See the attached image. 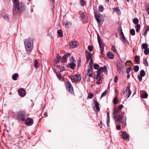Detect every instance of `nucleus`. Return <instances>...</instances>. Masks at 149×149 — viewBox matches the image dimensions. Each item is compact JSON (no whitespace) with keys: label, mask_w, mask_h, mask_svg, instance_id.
<instances>
[{"label":"nucleus","mask_w":149,"mask_h":149,"mask_svg":"<svg viewBox=\"0 0 149 149\" xmlns=\"http://www.w3.org/2000/svg\"><path fill=\"white\" fill-rule=\"evenodd\" d=\"M123 107L122 105H120L118 106L119 110H117L114 109L113 111V117L115 120L116 124L121 123L123 127H125L126 125V118L123 116L122 115H119V113Z\"/></svg>","instance_id":"nucleus-1"},{"label":"nucleus","mask_w":149,"mask_h":149,"mask_svg":"<svg viewBox=\"0 0 149 149\" xmlns=\"http://www.w3.org/2000/svg\"><path fill=\"white\" fill-rule=\"evenodd\" d=\"M13 11L14 13L17 14L24 9V4L22 2H20L19 0H13Z\"/></svg>","instance_id":"nucleus-2"},{"label":"nucleus","mask_w":149,"mask_h":149,"mask_svg":"<svg viewBox=\"0 0 149 149\" xmlns=\"http://www.w3.org/2000/svg\"><path fill=\"white\" fill-rule=\"evenodd\" d=\"M33 40L31 38H28L26 39L24 42L25 47L28 52H31L33 49Z\"/></svg>","instance_id":"nucleus-3"},{"label":"nucleus","mask_w":149,"mask_h":149,"mask_svg":"<svg viewBox=\"0 0 149 149\" xmlns=\"http://www.w3.org/2000/svg\"><path fill=\"white\" fill-rule=\"evenodd\" d=\"M26 114L24 111H19L17 115V119L19 121H23L25 120Z\"/></svg>","instance_id":"nucleus-4"},{"label":"nucleus","mask_w":149,"mask_h":149,"mask_svg":"<svg viewBox=\"0 0 149 149\" xmlns=\"http://www.w3.org/2000/svg\"><path fill=\"white\" fill-rule=\"evenodd\" d=\"M85 52L87 63L89 64L90 67L92 68L93 64L92 55L91 53L87 51H86Z\"/></svg>","instance_id":"nucleus-5"},{"label":"nucleus","mask_w":149,"mask_h":149,"mask_svg":"<svg viewBox=\"0 0 149 149\" xmlns=\"http://www.w3.org/2000/svg\"><path fill=\"white\" fill-rule=\"evenodd\" d=\"M95 16L97 22L99 24L102 23V15L98 12H96L95 13Z\"/></svg>","instance_id":"nucleus-6"},{"label":"nucleus","mask_w":149,"mask_h":149,"mask_svg":"<svg viewBox=\"0 0 149 149\" xmlns=\"http://www.w3.org/2000/svg\"><path fill=\"white\" fill-rule=\"evenodd\" d=\"M65 85L66 88L68 91L71 93L73 92V90L72 86L69 81H67L65 82Z\"/></svg>","instance_id":"nucleus-7"},{"label":"nucleus","mask_w":149,"mask_h":149,"mask_svg":"<svg viewBox=\"0 0 149 149\" xmlns=\"http://www.w3.org/2000/svg\"><path fill=\"white\" fill-rule=\"evenodd\" d=\"M71 79L75 82H78L81 80V77L79 74H76L72 76L71 77Z\"/></svg>","instance_id":"nucleus-8"},{"label":"nucleus","mask_w":149,"mask_h":149,"mask_svg":"<svg viewBox=\"0 0 149 149\" xmlns=\"http://www.w3.org/2000/svg\"><path fill=\"white\" fill-rule=\"evenodd\" d=\"M117 66L118 68V70L119 74H123V69L124 68L123 64L120 63H118L117 64Z\"/></svg>","instance_id":"nucleus-9"},{"label":"nucleus","mask_w":149,"mask_h":149,"mask_svg":"<svg viewBox=\"0 0 149 149\" xmlns=\"http://www.w3.org/2000/svg\"><path fill=\"white\" fill-rule=\"evenodd\" d=\"M97 36L98 41V43L99 45L100 49H101V52L102 53V52L104 50L103 45L101 41L99 35L97 34Z\"/></svg>","instance_id":"nucleus-10"},{"label":"nucleus","mask_w":149,"mask_h":149,"mask_svg":"<svg viewBox=\"0 0 149 149\" xmlns=\"http://www.w3.org/2000/svg\"><path fill=\"white\" fill-rule=\"evenodd\" d=\"M140 75L138 76V78L139 80L141 81H142V77L145 76V72L143 70H141L140 73Z\"/></svg>","instance_id":"nucleus-11"},{"label":"nucleus","mask_w":149,"mask_h":149,"mask_svg":"<svg viewBox=\"0 0 149 149\" xmlns=\"http://www.w3.org/2000/svg\"><path fill=\"white\" fill-rule=\"evenodd\" d=\"M18 92L19 95L21 97H24L25 95V91L23 88L19 89Z\"/></svg>","instance_id":"nucleus-12"},{"label":"nucleus","mask_w":149,"mask_h":149,"mask_svg":"<svg viewBox=\"0 0 149 149\" xmlns=\"http://www.w3.org/2000/svg\"><path fill=\"white\" fill-rule=\"evenodd\" d=\"M25 123L27 125H31L33 123V120L31 118H28L25 121Z\"/></svg>","instance_id":"nucleus-13"},{"label":"nucleus","mask_w":149,"mask_h":149,"mask_svg":"<svg viewBox=\"0 0 149 149\" xmlns=\"http://www.w3.org/2000/svg\"><path fill=\"white\" fill-rule=\"evenodd\" d=\"M125 92L126 93V95L127 96V98L129 97L131 94V91L130 90V87H126Z\"/></svg>","instance_id":"nucleus-14"},{"label":"nucleus","mask_w":149,"mask_h":149,"mask_svg":"<svg viewBox=\"0 0 149 149\" xmlns=\"http://www.w3.org/2000/svg\"><path fill=\"white\" fill-rule=\"evenodd\" d=\"M78 43L76 41H72L70 43V46L72 48H74L78 45Z\"/></svg>","instance_id":"nucleus-15"},{"label":"nucleus","mask_w":149,"mask_h":149,"mask_svg":"<svg viewBox=\"0 0 149 149\" xmlns=\"http://www.w3.org/2000/svg\"><path fill=\"white\" fill-rule=\"evenodd\" d=\"M122 133V137L123 138L125 139H128L129 137V135L126 132H121Z\"/></svg>","instance_id":"nucleus-16"},{"label":"nucleus","mask_w":149,"mask_h":149,"mask_svg":"<svg viewBox=\"0 0 149 149\" xmlns=\"http://www.w3.org/2000/svg\"><path fill=\"white\" fill-rule=\"evenodd\" d=\"M94 104L95 105V107L96 108L97 111H100V109L99 106V104L97 101H94Z\"/></svg>","instance_id":"nucleus-17"},{"label":"nucleus","mask_w":149,"mask_h":149,"mask_svg":"<svg viewBox=\"0 0 149 149\" xmlns=\"http://www.w3.org/2000/svg\"><path fill=\"white\" fill-rule=\"evenodd\" d=\"M56 67H57V70L58 71L61 72L65 70V68L63 66H59L56 65Z\"/></svg>","instance_id":"nucleus-18"},{"label":"nucleus","mask_w":149,"mask_h":149,"mask_svg":"<svg viewBox=\"0 0 149 149\" xmlns=\"http://www.w3.org/2000/svg\"><path fill=\"white\" fill-rule=\"evenodd\" d=\"M56 75L58 78L61 81L64 80V78L63 77H62L61 74L60 73L57 72Z\"/></svg>","instance_id":"nucleus-19"},{"label":"nucleus","mask_w":149,"mask_h":149,"mask_svg":"<svg viewBox=\"0 0 149 149\" xmlns=\"http://www.w3.org/2000/svg\"><path fill=\"white\" fill-rule=\"evenodd\" d=\"M107 57L110 59H112L114 58V55L111 52H108L107 54Z\"/></svg>","instance_id":"nucleus-20"},{"label":"nucleus","mask_w":149,"mask_h":149,"mask_svg":"<svg viewBox=\"0 0 149 149\" xmlns=\"http://www.w3.org/2000/svg\"><path fill=\"white\" fill-rule=\"evenodd\" d=\"M70 55V53H68L67 54L64 55L62 58V61H64V62H65L67 58Z\"/></svg>","instance_id":"nucleus-21"},{"label":"nucleus","mask_w":149,"mask_h":149,"mask_svg":"<svg viewBox=\"0 0 149 149\" xmlns=\"http://www.w3.org/2000/svg\"><path fill=\"white\" fill-rule=\"evenodd\" d=\"M94 75H95V78L97 79L98 78H102V76H101V74L99 73L98 72H95L94 73Z\"/></svg>","instance_id":"nucleus-22"},{"label":"nucleus","mask_w":149,"mask_h":149,"mask_svg":"<svg viewBox=\"0 0 149 149\" xmlns=\"http://www.w3.org/2000/svg\"><path fill=\"white\" fill-rule=\"evenodd\" d=\"M2 17L6 20L8 21L9 19V16L7 14H3L2 15Z\"/></svg>","instance_id":"nucleus-23"},{"label":"nucleus","mask_w":149,"mask_h":149,"mask_svg":"<svg viewBox=\"0 0 149 149\" xmlns=\"http://www.w3.org/2000/svg\"><path fill=\"white\" fill-rule=\"evenodd\" d=\"M100 68L101 70L105 74H106L107 73V70L106 65H104L103 67H100Z\"/></svg>","instance_id":"nucleus-24"},{"label":"nucleus","mask_w":149,"mask_h":149,"mask_svg":"<svg viewBox=\"0 0 149 149\" xmlns=\"http://www.w3.org/2000/svg\"><path fill=\"white\" fill-rule=\"evenodd\" d=\"M113 10L114 11H116L119 15H120L121 12L119 7H116L113 9Z\"/></svg>","instance_id":"nucleus-25"},{"label":"nucleus","mask_w":149,"mask_h":149,"mask_svg":"<svg viewBox=\"0 0 149 149\" xmlns=\"http://www.w3.org/2000/svg\"><path fill=\"white\" fill-rule=\"evenodd\" d=\"M61 59V58L60 56H57L56 57V58L54 60V62L56 63H59Z\"/></svg>","instance_id":"nucleus-26"},{"label":"nucleus","mask_w":149,"mask_h":149,"mask_svg":"<svg viewBox=\"0 0 149 149\" xmlns=\"http://www.w3.org/2000/svg\"><path fill=\"white\" fill-rule=\"evenodd\" d=\"M76 66V64L75 62H71L70 63V67L73 70L74 69V67Z\"/></svg>","instance_id":"nucleus-27"},{"label":"nucleus","mask_w":149,"mask_h":149,"mask_svg":"<svg viewBox=\"0 0 149 149\" xmlns=\"http://www.w3.org/2000/svg\"><path fill=\"white\" fill-rule=\"evenodd\" d=\"M134 59L135 62L138 63L139 61V57L138 55H136L134 57Z\"/></svg>","instance_id":"nucleus-28"},{"label":"nucleus","mask_w":149,"mask_h":149,"mask_svg":"<svg viewBox=\"0 0 149 149\" xmlns=\"http://www.w3.org/2000/svg\"><path fill=\"white\" fill-rule=\"evenodd\" d=\"M87 75H88L89 77H91L92 76V72L91 69L90 68L88 69V72L86 74Z\"/></svg>","instance_id":"nucleus-29"},{"label":"nucleus","mask_w":149,"mask_h":149,"mask_svg":"<svg viewBox=\"0 0 149 149\" xmlns=\"http://www.w3.org/2000/svg\"><path fill=\"white\" fill-rule=\"evenodd\" d=\"M18 74L17 73L14 74L12 76V78L13 80H17V78L18 77Z\"/></svg>","instance_id":"nucleus-30"},{"label":"nucleus","mask_w":149,"mask_h":149,"mask_svg":"<svg viewBox=\"0 0 149 149\" xmlns=\"http://www.w3.org/2000/svg\"><path fill=\"white\" fill-rule=\"evenodd\" d=\"M58 33V36L60 37L63 36V33L62 30H58L57 31Z\"/></svg>","instance_id":"nucleus-31"},{"label":"nucleus","mask_w":149,"mask_h":149,"mask_svg":"<svg viewBox=\"0 0 149 149\" xmlns=\"http://www.w3.org/2000/svg\"><path fill=\"white\" fill-rule=\"evenodd\" d=\"M108 93V91L107 90H106L104 92H103L101 96V98L105 96Z\"/></svg>","instance_id":"nucleus-32"},{"label":"nucleus","mask_w":149,"mask_h":149,"mask_svg":"<svg viewBox=\"0 0 149 149\" xmlns=\"http://www.w3.org/2000/svg\"><path fill=\"white\" fill-rule=\"evenodd\" d=\"M34 66L35 68H37L39 66L38 62L37 60H36L34 63Z\"/></svg>","instance_id":"nucleus-33"},{"label":"nucleus","mask_w":149,"mask_h":149,"mask_svg":"<svg viewBox=\"0 0 149 149\" xmlns=\"http://www.w3.org/2000/svg\"><path fill=\"white\" fill-rule=\"evenodd\" d=\"M141 96L143 98H146L148 97V94L147 93H146L142 94L141 95Z\"/></svg>","instance_id":"nucleus-34"},{"label":"nucleus","mask_w":149,"mask_h":149,"mask_svg":"<svg viewBox=\"0 0 149 149\" xmlns=\"http://www.w3.org/2000/svg\"><path fill=\"white\" fill-rule=\"evenodd\" d=\"M141 47L143 49H146L147 48V44L146 43H144L142 44Z\"/></svg>","instance_id":"nucleus-35"},{"label":"nucleus","mask_w":149,"mask_h":149,"mask_svg":"<svg viewBox=\"0 0 149 149\" xmlns=\"http://www.w3.org/2000/svg\"><path fill=\"white\" fill-rule=\"evenodd\" d=\"M139 70V67L138 65H135L134 68V70L135 72H137Z\"/></svg>","instance_id":"nucleus-36"},{"label":"nucleus","mask_w":149,"mask_h":149,"mask_svg":"<svg viewBox=\"0 0 149 149\" xmlns=\"http://www.w3.org/2000/svg\"><path fill=\"white\" fill-rule=\"evenodd\" d=\"M143 63L146 67H147L148 66L147 61L146 59H144L143 60Z\"/></svg>","instance_id":"nucleus-37"},{"label":"nucleus","mask_w":149,"mask_h":149,"mask_svg":"<svg viewBox=\"0 0 149 149\" xmlns=\"http://www.w3.org/2000/svg\"><path fill=\"white\" fill-rule=\"evenodd\" d=\"M71 24V23L70 22H67L65 25V27L67 28H69V25H70Z\"/></svg>","instance_id":"nucleus-38"},{"label":"nucleus","mask_w":149,"mask_h":149,"mask_svg":"<svg viewBox=\"0 0 149 149\" xmlns=\"http://www.w3.org/2000/svg\"><path fill=\"white\" fill-rule=\"evenodd\" d=\"M86 2L84 0H81L80 2V5L82 6H84L86 4Z\"/></svg>","instance_id":"nucleus-39"},{"label":"nucleus","mask_w":149,"mask_h":149,"mask_svg":"<svg viewBox=\"0 0 149 149\" xmlns=\"http://www.w3.org/2000/svg\"><path fill=\"white\" fill-rule=\"evenodd\" d=\"M144 53L146 55H147L149 53V49L146 48L145 49V50L144 51Z\"/></svg>","instance_id":"nucleus-40"},{"label":"nucleus","mask_w":149,"mask_h":149,"mask_svg":"<svg viewBox=\"0 0 149 149\" xmlns=\"http://www.w3.org/2000/svg\"><path fill=\"white\" fill-rule=\"evenodd\" d=\"M133 22L135 24H137L139 22V20L137 18H134L133 20Z\"/></svg>","instance_id":"nucleus-41"},{"label":"nucleus","mask_w":149,"mask_h":149,"mask_svg":"<svg viewBox=\"0 0 149 149\" xmlns=\"http://www.w3.org/2000/svg\"><path fill=\"white\" fill-rule=\"evenodd\" d=\"M109 113H107V124L108 127V123L109 122Z\"/></svg>","instance_id":"nucleus-42"},{"label":"nucleus","mask_w":149,"mask_h":149,"mask_svg":"<svg viewBox=\"0 0 149 149\" xmlns=\"http://www.w3.org/2000/svg\"><path fill=\"white\" fill-rule=\"evenodd\" d=\"M130 34L132 36H134L135 34V32L134 29H132L130 31Z\"/></svg>","instance_id":"nucleus-43"},{"label":"nucleus","mask_w":149,"mask_h":149,"mask_svg":"<svg viewBox=\"0 0 149 149\" xmlns=\"http://www.w3.org/2000/svg\"><path fill=\"white\" fill-rule=\"evenodd\" d=\"M93 95L92 93H89L88 95V98L89 99H91L93 98Z\"/></svg>","instance_id":"nucleus-44"},{"label":"nucleus","mask_w":149,"mask_h":149,"mask_svg":"<svg viewBox=\"0 0 149 149\" xmlns=\"http://www.w3.org/2000/svg\"><path fill=\"white\" fill-rule=\"evenodd\" d=\"M113 103L115 104H117L118 102V99L116 97H114L113 101Z\"/></svg>","instance_id":"nucleus-45"},{"label":"nucleus","mask_w":149,"mask_h":149,"mask_svg":"<svg viewBox=\"0 0 149 149\" xmlns=\"http://www.w3.org/2000/svg\"><path fill=\"white\" fill-rule=\"evenodd\" d=\"M103 9L104 8L103 7V6L102 5H101L99 7L98 10L100 12H102L103 10Z\"/></svg>","instance_id":"nucleus-46"},{"label":"nucleus","mask_w":149,"mask_h":149,"mask_svg":"<svg viewBox=\"0 0 149 149\" xmlns=\"http://www.w3.org/2000/svg\"><path fill=\"white\" fill-rule=\"evenodd\" d=\"M136 31L137 32L139 31L140 29V25L139 24H137L136 26Z\"/></svg>","instance_id":"nucleus-47"},{"label":"nucleus","mask_w":149,"mask_h":149,"mask_svg":"<svg viewBox=\"0 0 149 149\" xmlns=\"http://www.w3.org/2000/svg\"><path fill=\"white\" fill-rule=\"evenodd\" d=\"M111 49L112 51L115 53H117V51L115 47L114 46H112Z\"/></svg>","instance_id":"nucleus-48"},{"label":"nucleus","mask_w":149,"mask_h":149,"mask_svg":"<svg viewBox=\"0 0 149 149\" xmlns=\"http://www.w3.org/2000/svg\"><path fill=\"white\" fill-rule=\"evenodd\" d=\"M99 65L97 64H95L94 65V68L95 69H97L99 68Z\"/></svg>","instance_id":"nucleus-49"},{"label":"nucleus","mask_w":149,"mask_h":149,"mask_svg":"<svg viewBox=\"0 0 149 149\" xmlns=\"http://www.w3.org/2000/svg\"><path fill=\"white\" fill-rule=\"evenodd\" d=\"M102 82V80L101 78H99L98 80L96 82V84H101Z\"/></svg>","instance_id":"nucleus-50"},{"label":"nucleus","mask_w":149,"mask_h":149,"mask_svg":"<svg viewBox=\"0 0 149 149\" xmlns=\"http://www.w3.org/2000/svg\"><path fill=\"white\" fill-rule=\"evenodd\" d=\"M131 70V68H129L126 69V72L127 73H129Z\"/></svg>","instance_id":"nucleus-51"},{"label":"nucleus","mask_w":149,"mask_h":149,"mask_svg":"<svg viewBox=\"0 0 149 149\" xmlns=\"http://www.w3.org/2000/svg\"><path fill=\"white\" fill-rule=\"evenodd\" d=\"M121 40L123 42H125V37L124 36V35H123V36H122Z\"/></svg>","instance_id":"nucleus-52"},{"label":"nucleus","mask_w":149,"mask_h":149,"mask_svg":"<svg viewBox=\"0 0 149 149\" xmlns=\"http://www.w3.org/2000/svg\"><path fill=\"white\" fill-rule=\"evenodd\" d=\"M88 49L90 51H92L93 49L92 46L90 45L88 46Z\"/></svg>","instance_id":"nucleus-53"},{"label":"nucleus","mask_w":149,"mask_h":149,"mask_svg":"<svg viewBox=\"0 0 149 149\" xmlns=\"http://www.w3.org/2000/svg\"><path fill=\"white\" fill-rule=\"evenodd\" d=\"M118 79V76H116L114 79V82L115 83H116Z\"/></svg>","instance_id":"nucleus-54"},{"label":"nucleus","mask_w":149,"mask_h":149,"mask_svg":"<svg viewBox=\"0 0 149 149\" xmlns=\"http://www.w3.org/2000/svg\"><path fill=\"white\" fill-rule=\"evenodd\" d=\"M71 62H75V61L73 57H72L70 58Z\"/></svg>","instance_id":"nucleus-55"},{"label":"nucleus","mask_w":149,"mask_h":149,"mask_svg":"<svg viewBox=\"0 0 149 149\" xmlns=\"http://www.w3.org/2000/svg\"><path fill=\"white\" fill-rule=\"evenodd\" d=\"M97 72L98 73H99L101 74V73L102 72V71L100 68L98 70V71L97 72Z\"/></svg>","instance_id":"nucleus-56"},{"label":"nucleus","mask_w":149,"mask_h":149,"mask_svg":"<svg viewBox=\"0 0 149 149\" xmlns=\"http://www.w3.org/2000/svg\"><path fill=\"white\" fill-rule=\"evenodd\" d=\"M116 129L117 130H119L120 129V125H118L116 126Z\"/></svg>","instance_id":"nucleus-57"},{"label":"nucleus","mask_w":149,"mask_h":149,"mask_svg":"<svg viewBox=\"0 0 149 149\" xmlns=\"http://www.w3.org/2000/svg\"><path fill=\"white\" fill-rule=\"evenodd\" d=\"M120 29H121V30H120V34L121 36H122L124 35L123 32V31H122V29H121V28H120Z\"/></svg>","instance_id":"nucleus-58"},{"label":"nucleus","mask_w":149,"mask_h":149,"mask_svg":"<svg viewBox=\"0 0 149 149\" xmlns=\"http://www.w3.org/2000/svg\"><path fill=\"white\" fill-rule=\"evenodd\" d=\"M149 31L147 29V28H146V31H145V33H144V35H146L148 31Z\"/></svg>","instance_id":"nucleus-59"},{"label":"nucleus","mask_w":149,"mask_h":149,"mask_svg":"<svg viewBox=\"0 0 149 149\" xmlns=\"http://www.w3.org/2000/svg\"><path fill=\"white\" fill-rule=\"evenodd\" d=\"M128 62H130V63H131V64H132V62L131 61H127V62H126V63H125V65H127V63Z\"/></svg>","instance_id":"nucleus-60"},{"label":"nucleus","mask_w":149,"mask_h":149,"mask_svg":"<svg viewBox=\"0 0 149 149\" xmlns=\"http://www.w3.org/2000/svg\"><path fill=\"white\" fill-rule=\"evenodd\" d=\"M127 79H129L130 77V75L129 73H127Z\"/></svg>","instance_id":"nucleus-61"},{"label":"nucleus","mask_w":149,"mask_h":149,"mask_svg":"<svg viewBox=\"0 0 149 149\" xmlns=\"http://www.w3.org/2000/svg\"><path fill=\"white\" fill-rule=\"evenodd\" d=\"M146 10H147V11L148 12V14H149V8H148Z\"/></svg>","instance_id":"nucleus-62"},{"label":"nucleus","mask_w":149,"mask_h":149,"mask_svg":"<svg viewBox=\"0 0 149 149\" xmlns=\"http://www.w3.org/2000/svg\"><path fill=\"white\" fill-rule=\"evenodd\" d=\"M146 28L149 31V26H147Z\"/></svg>","instance_id":"nucleus-63"},{"label":"nucleus","mask_w":149,"mask_h":149,"mask_svg":"<svg viewBox=\"0 0 149 149\" xmlns=\"http://www.w3.org/2000/svg\"><path fill=\"white\" fill-rule=\"evenodd\" d=\"M107 2H108L109 0H105Z\"/></svg>","instance_id":"nucleus-64"}]
</instances>
